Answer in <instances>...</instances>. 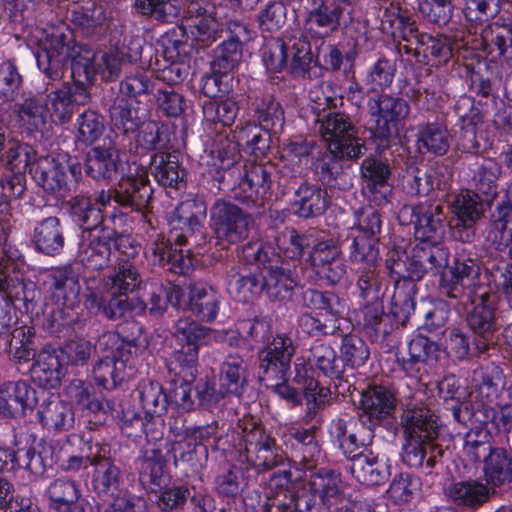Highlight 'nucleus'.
I'll return each mask as SVG.
<instances>
[{"label": "nucleus", "mask_w": 512, "mask_h": 512, "mask_svg": "<svg viewBox=\"0 0 512 512\" xmlns=\"http://www.w3.org/2000/svg\"><path fill=\"white\" fill-rule=\"evenodd\" d=\"M77 139L84 144H92L104 132L103 117L94 110H86L81 113L77 120Z\"/></svg>", "instance_id": "nucleus-59"}, {"label": "nucleus", "mask_w": 512, "mask_h": 512, "mask_svg": "<svg viewBox=\"0 0 512 512\" xmlns=\"http://www.w3.org/2000/svg\"><path fill=\"white\" fill-rule=\"evenodd\" d=\"M33 242L37 251L47 256L60 254L65 244L60 220L48 217L40 221L34 228Z\"/></svg>", "instance_id": "nucleus-35"}, {"label": "nucleus", "mask_w": 512, "mask_h": 512, "mask_svg": "<svg viewBox=\"0 0 512 512\" xmlns=\"http://www.w3.org/2000/svg\"><path fill=\"white\" fill-rule=\"evenodd\" d=\"M211 221L217 238L236 243L248 234L249 217L236 205L217 201L211 210Z\"/></svg>", "instance_id": "nucleus-16"}, {"label": "nucleus", "mask_w": 512, "mask_h": 512, "mask_svg": "<svg viewBox=\"0 0 512 512\" xmlns=\"http://www.w3.org/2000/svg\"><path fill=\"white\" fill-rule=\"evenodd\" d=\"M409 358L399 359L402 369L409 377L420 378L421 367L425 362L437 361L440 355L439 346L427 337L417 335L408 344Z\"/></svg>", "instance_id": "nucleus-31"}, {"label": "nucleus", "mask_w": 512, "mask_h": 512, "mask_svg": "<svg viewBox=\"0 0 512 512\" xmlns=\"http://www.w3.org/2000/svg\"><path fill=\"white\" fill-rule=\"evenodd\" d=\"M486 485L497 487L512 481V460L504 450L494 449L483 459Z\"/></svg>", "instance_id": "nucleus-43"}, {"label": "nucleus", "mask_w": 512, "mask_h": 512, "mask_svg": "<svg viewBox=\"0 0 512 512\" xmlns=\"http://www.w3.org/2000/svg\"><path fill=\"white\" fill-rule=\"evenodd\" d=\"M308 485L312 495V499L306 501L308 509L322 505L325 509L335 508L336 512H375L367 502L345 499L340 476L334 471L314 474Z\"/></svg>", "instance_id": "nucleus-6"}, {"label": "nucleus", "mask_w": 512, "mask_h": 512, "mask_svg": "<svg viewBox=\"0 0 512 512\" xmlns=\"http://www.w3.org/2000/svg\"><path fill=\"white\" fill-rule=\"evenodd\" d=\"M494 218L488 237L493 241L496 249L507 248L512 258V206L508 203L499 205Z\"/></svg>", "instance_id": "nucleus-46"}, {"label": "nucleus", "mask_w": 512, "mask_h": 512, "mask_svg": "<svg viewBox=\"0 0 512 512\" xmlns=\"http://www.w3.org/2000/svg\"><path fill=\"white\" fill-rule=\"evenodd\" d=\"M361 405L363 417L366 422L374 426L390 416L395 409V399L386 388L378 386L370 388L362 393Z\"/></svg>", "instance_id": "nucleus-30"}, {"label": "nucleus", "mask_w": 512, "mask_h": 512, "mask_svg": "<svg viewBox=\"0 0 512 512\" xmlns=\"http://www.w3.org/2000/svg\"><path fill=\"white\" fill-rule=\"evenodd\" d=\"M242 426V440L245 445L244 454H240V461L246 462L247 467L269 469L276 464L273 450L274 439L264 432L261 425L252 419L245 420Z\"/></svg>", "instance_id": "nucleus-13"}, {"label": "nucleus", "mask_w": 512, "mask_h": 512, "mask_svg": "<svg viewBox=\"0 0 512 512\" xmlns=\"http://www.w3.org/2000/svg\"><path fill=\"white\" fill-rule=\"evenodd\" d=\"M111 448L106 443L95 442L89 446L88 458L94 466L93 491L102 498L114 497L119 491L121 472L110 458Z\"/></svg>", "instance_id": "nucleus-11"}, {"label": "nucleus", "mask_w": 512, "mask_h": 512, "mask_svg": "<svg viewBox=\"0 0 512 512\" xmlns=\"http://www.w3.org/2000/svg\"><path fill=\"white\" fill-rule=\"evenodd\" d=\"M307 307L324 311L330 316H339L345 311V304L332 292L309 289L303 294Z\"/></svg>", "instance_id": "nucleus-58"}, {"label": "nucleus", "mask_w": 512, "mask_h": 512, "mask_svg": "<svg viewBox=\"0 0 512 512\" xmlns=\"http://www.w3.org/2000/svg\"><path fill=\"white\" fill-rule=\"evenodd\" d=\"M330 435L342 452L351 457L367 446L374 436V428L363 417L335 419L330 425Z\"/></svg>", "instance_id": "nucleus-15"}, {"label": "nucleus", "mask_w": 512, "mask_h": 512, "mask_svg": "<svg viewBox=\"0 0 512 512\" xmlns=\"http://www.w3.org/2000/svg\"><path fill=\"white\" fill-rule=\"evenodd\" d=\"M51 299L57 308L51 312V328L61 331L77 320L80 284L78 274L69 266L53 269L47 276Z\"/></svg>", "instance_id": "nucleus-3"}, {"label": "nucleus", "mask_w": 512, "mask_h": 512, "mask_svg": "<svg viewBox=\"0 0 512 512\" xmlns=\"http://www.w3.org/2000/svg\"><path fill=\"white\" fill-rule=\"evenodd\" d=\"M361 172L366 180L364 192L374 205L381 206L388 202L392 188L388 183L390 170L386 163L376 158H367L361 165Z\"/></svg>", "instance_id": "nucleus-22"}, {"label": "nucleus", "mask_w": 512, "mask_h": 512, "mask_svg": "<svg viewBox=\"0 0 512 512\" xmlns=\"http://www.w3.org/2000/svg\"><path fill=\"white\" fill-rule=\"evenodd\" d=\"M214 333L213 330L200 326L189 317L178 319L174 325L173 335L182 345V349L176 352V361L187 362L192 350H195L197 361L199 347L207 344Z\"/></svg>", "instance_id": "nucleus-23"}, {"label": "nucleus", "mask_w": 512, "mask_h": 512, "mask_svg": "<svg viewBox=\"0 0 512 512\" xmlns=\"http://www.w3.org/2000/svg\"><path fill=\"white\" fill-rule=\"evenodd\" d=\"M317 233H299L287 228L275 237L278 256L283 259L300 260L315 242Z\"/></svg>", "instance_id": "nucleus-37"}, {"label": "nucleus", "mask_w": 512, "mask_h": 512, "mask_svg": "<svg viewBox=\"0 0 512 512\" xmlns=\"http://www.w3.org/2000/svg\"><path fill=\"white\" fill-rule=\"evenodd\" d=\"M238 111V101L234 96L221 101L209 100L203 105L205 118L212 122H219L224 126H230L234 123Z\"/></svg>", "instance_id": "nucleus-56"}, {"label": "nucleus", "mask_w": 512, "mask_h": 512, "mask_svg": "<svg viewBox=\"0 0 512 512\" xmlns=\"http://www.w3.org/2000/svg\"><path fill=\"white\" fill-rule=\"evenodd\" d=\"M66 168L54 158L44 157L31 166L30 173L35 182L45 191L60 193L64 196L61 192L66 190Z\"/></svg>", "instance_id": "nucleus-32"}, {"label": "nucleus", "mask_w": 512, "mask_h": 512, "mask_svg": "<svg viewBox=\"0 0 512 512\" xmlns=\"http://www.w3.org/2000/svg\"><path fill=\"white\" fill-rule=\"evenodd\" d=\"M303 390L306 406L303 421L308 424L329 402L331 391L329 388L321 386L319 382L311 381L309 386H306Z\"/></svg>", "instance_id": "nucleus-64"}, {"label": "nucleus", "mask_w": 512, "mask_h": 512, "mask_svg": "<svg viewBox=\"0 0 512 512\" xmlns=\"http://www.w3.org/2000/svg\"><path fill=\"white\" fill-rule=\"evenodd\" d=\"M146 308L143 301L139 299H128L126 295L122 294H111L106 310H104V316L110 320L132 318L142 313Z\"/></svg>", "instance_id": "nucleus-54"}, {"label": "nucleus", "mask_w": 512, "mask_h": 512, "mask_svg": "<svg viewBox=\"0 0 512 512\" xmlns=\"http://www.w3.org/2000/svg\"><path fill=\"white\" fill-rule=\"evenodd\" d=\"M168 301L181 309L194 313L200 320L212 322L216 319L221 303V295L210 286L194 284L188 292L173 286L167 293Z\"/></svg>", "instance_id": "nucleus-8"}, {"label": "nucleus", "mask_w": 512, "mask_h": 512, "mask_svg": "<svg viewBox=\"0 0 512 512\" xmlns=\"http://www.w3.org/2000/svg\"><path fill=\"white\" fill-rule=\"evenodd\" d=\"M205 216L206 206L202 201L187 199L176 207L170 225L174 228L184 229V227H188L194 229Z\"/></svg>", "instance_id": "nucleus-51"}, {"label": "nucleus", "mask_w": 512, "mask_h": 512, "mask_svg": "<svg viewBox=\"0 0 512 512\" xmlns=\"http://www.w3.org/2000/svg\"><path fill=\"white\" fill-rule=\"evenodd\" d=\"M187 40L200 47H207L221 37L223 24L216 17L214 7L191 2L181 26Z\"/></svg>", "instance_id": "nucleus-9"}, {"label": "nucleus", "mask_w": 512, "mask_h": 512, "mask_svg": "<svg viewBox=\"0 0 512 512\" xmlns=\"http://www.w3.org/2000/svg\"><path fill=\"white\" fill-rule=\"evenodd\" d=\"M449 262V251L447 248L430 245L429 249L422 247L415 251L408 266L409 277L421 279L424 274L444 275Z\"/></svg>", "instance_id": "nucleus-28"}, {"label": "nucleus", "mask_w": 512, "mask_h": 512, "mask_svg": "<svg viewBox=\"0 0 512 512\" xmlns=\"http://www.w3.org/2000/svg\"><path fill=\"white\" fill-rule=\"evenodd\" d=\"M367 106L369 129L381 140L397 137L410 113L409 103L405 99L389 94L370 98Z\"/></svg>", "instance_id": "nucleus-7"}, {"label": "nucleus", "mask_w": 512, "mask_h": 512, "mask_svg": "<svg viewBox=\"0 0 512 512\" xmlns=\"http://www.w3.org/2000/svg\"><path fill=\"white\" fill-rule=\"evenodd\" d=\"M70 211L73 221L78 224L83 231H94L106 228L102 226V209L92 201V198L79 194L70 200Z\"/></svg>", "instance_id": "nucleus-42"}, {"label": "nucleus", "mask_w": 512, "mask_h": 512, "mask_svg": "<svg viewBox=\"0 0 512 512\" xmlns=\"http://www.w3.org/2000/svg\"><path fill=\"white\" fill-rule=\"evenodd\" d=\"M352 243L349 247V259L352 263L364 264L366 266H375L379 256L376 247L377 239L371 238L365 234H349Z\"/></svg>", "instance_id": "nucleus-52"}, {"label": "nucleus", "mask_w": 512, "mask_h": 512, "mask_svg": "<svg viewBox=\"0 0 512 512\" xmlns=\"http://www.w3.org/2000/svg\"><path fill=\"white\" fill-rule=\"evenodd\" d=\"M261 129L277 132L284 123V111L273 98L263 99L255 110Z\"/></svg>", "instance_id": "nucleus-63"}, {"label": "nucleus", "mask_w": 512, "mask_h": 512, "mask_svg": "<svg viewBox=\"0 0 512 512\" xmlns=\"http://www.w3.org/2000/svg\"><path fill=\"white\" fill-rule=\"evenodd\" d=\"M473 384L477 396L485 404L496 401L503 392L506 383L502 369L491 363L474 371Z\"/></svg>", "instance_id": "nucleus-34"}, {"label": "nucleus", "mask_w": 512, "mask_h": 512, "mask_svg": "<svg viewBox=\"0 0 512 512\" xmlns=\"http://www.w3.org/2000/svg\"><path fill=\"white\" fill-rule=\"evenodd\" d=\"M313 362L325 376L339 378L343 373V360L339 358L335 350L325 344H319L311 350Z\"/></svg>", "instance_id": "nucleus-57"}, {"label": "nucleus", "mask_w": 512, "mask_h": 512, "mask_svg": "<svg viewBox=\"0 0 512 512\" xmlns=\"http://www.w3.org/2000/svg\"><path fill=\"white\" fill-rule=\"evenodd\" d=\"M242 55L241 42L236 38H231L222 42L215 51L214 60L211 63V69L215 72L230 74L238 65Z\"/></svg>", "instance_id": "nucleus-53"}, {"label": "nucleus", "mask_w": 512, "mask_h": 512, "mask_svg": "<svg viewBox=\"0 0 512 512\" xmlns=\"http://www.w3.org/2000/svg\"><path fill=\"white\" fill-rule=\"evenodd\" d=\"M160 397V384L151 381L141 388L140 398L144 416L140 420L146 443L142 448L140 483L151 494L150 500L160 502V432L158 430L157 405Z\"/></svg>", "instance_id": "nucleus-1"}, {"label": "nucleus", "mask_w": 512, "mask_h": 512, "mask_svg": "<svg viewBox=\"0 0 512 512\" xmlns=\"http://www.w3.org/2000/svg\"><path fill=\"white\" fill-rule=\"evenodd\" d=\"M116 151L96 147L89 153L86 172L94 179H110L117 173Z\"/></svg>", "instance_id": "nucleus-48"}, {"label": "nucleus", "mask_w": 512, "mask_h": 512, "mask_svg": "<svg viewBox=\"0 0 512 512\" xmlns=\"http://www.w3.org/2000/svg\"><path fill=\"white\" fill-rule=\"evenodd\" d=\"M142 328L135 322H126L117 332L104 333L99 338L100 346L111 350L110 355L101 358L93 368L95 382L105 389H114L125 379L127 368L136 353Z\"/></svg>", "instance_id": "nucleus-2"}, {"label": "nucleus", "mask_w": 512, "mask_h": 512, "mask_svg": "<svg viewBox=\"0 0 512 512\" xmlns=\"http://www.w3.org/2000/svg\"><path fill=\"white\" fill-rule=\"evenodd\" d=\"M318 133L335 156L356 159L366 150L363 140L356 136V128L349 116L329 112L317 119Z\"/></svg>", "instance_id": "nucleus-5"}, {"label": "nucleus", "mask_w": 512, "mask_h": 512, "mask_svg": "<svg viewBox=\"0 0 512 512\" xmlns=\"http://www.w3.org/2000/svg\"><path fill=\"white\" fill-rule=\"evenodd\" d=\"M55 451L50 446L21 448L16 451V464L35 476L45 473L53 463Z\"/></svg>", "instance_id": "nucleus-45"}, {"label": "nucleus", "mask_w": 512, "mask_h": 512, "mask_svg": "<svg viewBox=\"0 0 512 512\" xmlns=\"http://www.w3.org/2000/svg\"><path fill=\"white\" fill-rule=\"evenodd\" d=\"M37 403L36 390L25 381L6 382L0 386V414L4 417H22Z\"/></svg>", "instance_id": "nucleus-20"}, {"label": "nucleus", "mask_w": 512, "mask_h": 512, "mask_svg": "<svg viewBox=\"0 0 512 512\" xmlns=\"http://www.w3.org/2000/svg\"><path fill=\"white\" fill-rule=\"evenodd\" d=\"M41 423L57 431L69 430L74 425V412L69 403L57 396L50 397L38 411Z\"/></svg>", "instance_id": "nucleus-38"}, {"label": "nucleus", "mask_w": 512, "mask_h": 512, "mask_svg": "<svg viewBox=\"0 0 512 512\" xmlns=\"http://www.w3.org/2000/svg\"><path fill=\"white\" fill-rule=\"evenodd\" d=\"M271 187L269 173L261 165H254L245 173L244 179L239 183V190L242 195H237L247 202H257L264 198Z\"/></svg>", "instance_id": "nucleus-44"}, {"label": "nucleus", "mask_w": 512, "mask_h": 512, "mask_svg": "<svg viewBox=\"0 0 512 512\" xmlns=\"http://www.w3.org/2000/svg\"><path fill=\"white\" fill-rule=\"evenodd\" d=\"M16 112L20 124L29 131L42 130L50 118L43 95H30L24 98L16 104Z\"/></svg>", "instance_id": "nucleus-41"}, {"label": "nucleus", "mask_w": 512, "mask_h": 512, "mask_svg": "<svg viewBox=\"0 0 512 512\" xmlns=\"http://www.w3.org/2000/svg\"><path fill=\"white\" fill-rule=\"evenodd\" d=\"M451 210L458 220L453 227L454 238L462 242H469L473 236L472 226L480 219L483 212L480 197L472 191H462L454 198Z\"/></svg>", "instance_id": "nucleus-21"}, {"label": "nucleus", "mask_w": 512, "mask_h": 512, "mask_svg": "<svg viewBox=\"0 0 512 512\" xmlns=\"http://www.w3.org/2000/svg\"><path fill=\"white\" fill-rule=\"evenodd\" d=\"M262 285L270 300L285 302L292 298L297 279L289 268L275 261L262 270Z\"/></svg>", "instance_id": "nucleus-27"}, {"label": "nucleus", "mask_w": 512, "mask_h": 512, "mask_svg": "<svg viewBox=\"0 0 512 512\" xmlns=\"http://www.w3.org/2000/svg\"><path fill=\"white\" fill-rule=\"evenodd\" d=\"M406 443L403 461L412 468L421 467L427 460V441H434L439 432L435 416L427 408L407 410L403 414Z\"/></svg>", "instance_id": "nucleus-4"}, {"label": "nucleus", "mask_w": 512, "mask_h": 512, "mask_svg": "<svg viewBox=\"0 0 512 512\" xmlns=\"http://www.w3.org/2000/svg\"><path fill=\"white\" fill-rule=\"evenodd\" d=\"M405 216L412 218L416 240L434 245L443 239L444 213L440 205L425 202L415 206H405L400 210L399 217Z\"/></svg>", "instance_id": "nucleus-12"}, {"label": "nucleus", "mask_w": 512, "mask_h": 512, "mask_svg": "<svg viewBox=\"0 0 512 512\" xmlns=\"http://www.w3.org/2000/svg\"><path fill=\"white\" fill-rule=\"evenodd\" d=\"M115 236V230L82 231L78 245L77 260L92 270H100L108 266L111 255L110 241Z\"/></svg>", "instance_id": "nucleus-17"}, {"label": "nucleus", "mask_w": 512, "mask_h": 512, "mask_svg": "<svg viewBox=\"0 0 512 512\" xmlns=\"http://www.w3.org/2000/svg\"><path fill=\"white\" fill-rule=\"evenodd\" d=\"M493 450L489 443V434L485 429L478 427L466 434L463 452L467 461L478 463Z\"/></svg>", "instance_id": "nucleus-60"}, {"label": "nucleus", "mask_w": 512, "mask_h": 512, "mask_svg": "<svg viewBox=\"0 0 512 512\" xmlns=\"http://www.w3.org/2000/svg\"><path fill=\"white\" fill-rule=\"evenodd\" d=\"M327 206V193L318 186L303 183L295 192L293 210L300 217L319 216Z\"/></svg>", "instance_id": "nucleus-36"}, {"label": "nucleus", "mask_w": 512, "mask_h": 512, "mask_svg": "<svg viewBox=\"0 0 512 512\" xmlns=\"http://www.w3.org/2000/svg\"><path fill=\"white\" fill-rule=\"evenodd\" d=\"M490 491L489 486L478 480H466L451 484L446 494L457 505L478 507L488 500Z\"/></svg>", "instance_id": "nucleus-40"}, {"label": "nucleus", "mask_w": 512, "mask_h": 512, "mask_svg": "<svg viewBox=\"0 0 512 512\" xmlns=\"http://www.w3.org/2000/svg\"><path fill=\"white\" fill-rule=\"evenodd\" d=\"M177 363L180 370L176 372L177 377L172 380L171 387L168 393L165 394V399L167 402L187 408L191 404V384L197 373L195 350L190 352L187 362Z\"/></svg>", "instance_id": "nucleus-33"}, {"label": "nucleus", "mask_w": 512, "mask_h": 512, "mask_svg": "<svg viewBox=\"0 0 512 512\" xmlns=\"http://www.w3.org/2000/svg\"><path fill=\"white\" fill-rule=\"evenodd\" d=\"M44 102L53 122L66 124L70 122L76 106L85 105L90 94L83 81L74 78V83H63L55 89H47Z\"/></svg>", "instance_id": "nucleus-10"}, {"label": "nucleus", "mask_w": 512, "mask_h": 512, "mask_svg": "<svg viewBox=\"0 0 512 512\" xmlns=\"http://www.w3.org/2000/svg\"><path fill=\"white\" fill-rule=\"evenodd\" d=\"M259 352V368L264 378H284L295 352L293 341L285 334L276 335Z\"/></svg>", "instance_id": "nucleus-19"}, {"label": "nucleus", "mask_w": 512, "mask_h": 512, "mask_svg": "<svg viewBox=\"0 0 512 512\" xmlns=\"http://www.w3.org/2000/svg\"><path fill=\"white\" fill-rule=\"evenodd\" d=\"M288 69L291 73L305 75L312 61L311 45L305 37H294L286 44Z\"/></svg>", "instance_id": "nucleus-50"}, {"label": "nucleus", "mask_w": 512, "mask_h": 512, "mask_svg": "<svg viewBox=\"0 0 512 512\" xmlns=\"http://www.w3.org/2000/svg\"><path fill=\"white\" fill-rule=\"evenodd\" d=\"M247 369L243 358L238 354H229L220 368V386L228 394L242 395L247 384Z\"/></svg>", "instance_id": "nucleus-39"}, {"label": "nucleus", "mask_w": 512, "mask_h": 512, "mask_svg": "<svg viewBox=\"0 0 512 512\" xmlns=\"http://www.w3.org/2000/svg\"><path fill=\"white\" fill-rule=\"evenodd\" d=\"M501 171V165L495 159H484L472 170L471 185L478 192L494 197L497 194V180Z\"/></svg>", "instance_id": "nucleus-47"}, {"label": "nucleus", "mask_w": 512, "mask_h": 512, "mask_svg": "<svg viewBox=\"0 0 512 512\" xmlns=\"http://www.w3.org/2000/svg\"><path fill=\"white\" fill-rule=\"evenodd\" d=\"M420 50L429 62L435 65L446 63L452 56V46L447 37L421 36Z\"/></svg>", "instance_id": "nucleus-61"}, {"label": "nucleus", "mask_w": 512, "mask_h": 512, "mask_svg": "<svg viewBox=\"0 0 512 512\" xmlns=\"http://www.w3.org/2000/svg\"><path fill=\"white\" fill-rule=\"evenodd\" d=\"M339 253L340 250L332 239L317 235L315 242L308 251L307 262L313 271L317 273L325 265H328L330 261L334 260Z\"/></svg>", "instance_id": "nucleus-62"}, {"label": "nucleus", "mask_w": 512, "mask_h": 512, "mask_svg": "<svg viewBox=\"0 0 512 512\" xmlns=\"http://www.w3.org/2000/svg\"><path fill=\"white\" fill-rule=\"evenodd\" d=\"M125 60L124 54L118 51L97 52L90 59L74 60L72 64V76L85 77L89 84L93 83L95 77L99 75L102 80L114 81L121 73V67Z\"/></svg>", "instance_id": "nucleus-18"}, {"label": "nucleus", "mask_w": 512, "mask_h": 512, "mask_svg": "<svg viewBox=\"0 0 512 512\" xmlns=\"http://www.w3.org/2000/svg\"><path fill=\"white\" fill-rule=\"evenodd\" d=\"M141 283L140 275L129 263L119 264L117 272L108 277L105 287L111 294L127 295L133 292Z\"/></svg>", "instance_id": "nucleus-55"}, {"label": "nucleus", "mask_w": 512, "mask_h": 512, "mask_svg": "<svg viewBox=\"0 0 512 512\" xmlns=\"http://www.w3.org/2000/svg\"><path fill=\"white\" fill-rule=\"evenodd\" d=\"M418 144L420 148L436 155H444L450 147V136L447 128L440 123H427L419 127Z\"/></svg>", "instance_id": "nucleus-49"}, {"label": "nucleus", "mask_w": 512, "mask_h": 512, "mask_svg": "<svg viewBox=\"0 0 512 512\" xmlns=\"http://www.w3.org/2000/svg\"><path fill=\"white\" fill-rule=\"evenodd\" d=\"M350 470L359 483L366 485L384 483L390 475L387 460L372 452L353 455Z\"/></svg>", "instance_id": "nucleus-29"}, {"label": "nucleus", "mask_w": 512, "mask_h": 512, "mask_svg": "<svg viewBox=\"0 0 512 512\" xmlns=\"http://www.w3.org/2000/svg\"><path fill=\"white\" fill-rule=\"evenodd\" d=\"M153 189L144 173L122 177L114 191V199L123 206L137 210L148 207Z\"/></svg>", "instance_id": "nucleus-26"}, {"label": "nucleus", "mask_w": 512, "mask_h": 512, "mask_svg": "<svg viewBox=\"0 0 512 512\" xmlns=\"http://www.w3.org/2000/svg\"><path fill=\"white\" fill-rule=\"evenodd\" d=\"M353 15L350 0H320L309 12L307 24L310 30L320 29L321 36H328L347 26Z\"/></svg>", "instance_id": "nucleus-14"}, {"label": "nucleus", "mask_w": 512, "mask_h": 512, "mask_svg": "<svg viewBox=\"0 0 512 512\" xmlns=\"http://www.w3.org/2000/svg\"><path fill=\"white\" fill-rule=\"evenodd\" d=\"M468 323L481 338L475 341L476 349L479 353H484L492 342V334L498 326L494 299L491 296H481L480 302L474 306L468 317Z\"/></svg>", "instance_id": "nucleus-24"}, {"label": "nucleus", "mask_w": 512, "mask_h": 512, "mask_svg": "<svg viewBox=\"0 0 512 512\" xmlns=\"http://www.w3.org/2000/svg\"><path fill=\"white\" fill-rule=\"evenodd\" d=\"M66 372V363L56 349L44 348L30 368L32 380L42 387L55 388Z\"/></svg>", "instance_id": "nucleus-25"}]
</instances>
